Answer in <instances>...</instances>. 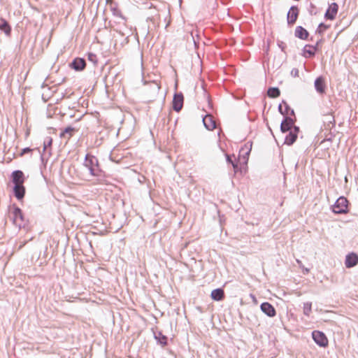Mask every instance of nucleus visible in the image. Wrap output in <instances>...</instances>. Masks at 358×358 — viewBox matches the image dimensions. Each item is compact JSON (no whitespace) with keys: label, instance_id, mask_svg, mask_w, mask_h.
I'll use <instances>...</instances> for the list:
<instances>
[{"label":"nucleus","instance_id":"ea45409f","mask_svg":"<svg viewBox=\"0 0 358 358\" xmlns=\"http://www.w3.org/2000/svg\"><path fill=\"white\" fill-rule=\"evenodd\" d=\"M24 245V243H23L22 245H20L19 248L20 249Z\"/></svg>","mask_w":358,"mask_h":358},{"label":"nucleus","instance_id":"c85d7f7f","mask_svg":"<svg viewBox=\"0 0 358 358\" xmlns=\"http://www.w3.org/2000/svg\"><path fill=\"white\" fill-rule=\"evenodd\" d=\"M329 27V25H327L324 23L321 22L318 25V27L316 30V33L319 34L320 35H322L323 34L324 31L327 30Z\"/></svg>","mask_w":358,"mask_h":358},{"label":"nucleus","instance_id":"a878e982","mask_svg":"<svg viewBox=\"0 0 358 358\" xmlns=\"http://www.w3.org/2000/svg\"><path fill=\"white\" fill-rule=\"evenodd\" d=\"M233 158H235L234 155H226V161L228 164H230L232 165L234 172L236 173L238 169V164L237 162L234 161Z\"/></svg>","mask_w":358,"mask_h":358},{"label":"nucleus","instance_id":"b1692460","mask_svg":"<svg viewBox=\"0 0 358 358\" xmlns=\"http://www.w3.org/2000/svg\"><path fill=\"white\" fill-rule=\"evenodd\" d=\"M310 46H311V45L307 44L303 48L302 55L306 58L313 57L315 55L316 51L314 49L310 48Z\"/></svg>","mask_w":358,"mask_h":358},{"label":"nucleus","instance_id":"a19ab883","mask_svg":"<svg viewBox=\"0 0 358 358\" xmlns=\"http://www.w3.org/2000/svg\"><path fill=\"white\" fill-rule=\"evenodd\" d=\"M309 12H310V13L311 15H313V12H312V10H309Z\"/></svg>","mask_w":358,"mask_h":358},{"label":"nucleus","instance_id":"4be33fe9","mask_svg":"<svg viewBox=\"0 0 358 358\" xmlns=\"http://www.w3.org/2000/svg\"><path fill=\"white\" fill-rule=\"evenodd\" d=\"M323 122L327 129H331L332 127H335L336 122L334 116L331 113L325 115Z\"/></svg>","mask_w":358,"mask_h":358},{"label":"nucleus","instance_id":"f704fd0d","mask_svg":"<svg viewBox=\"0 0 358 358\" xmlns=\"http://www.w3.org/2000/svg\"><path fill=\"white\" fill-rule=\"evenodd\" d=\"M291 74L294 77H298L299 76V69L294 68L291 71Z\"/></svg>","mask_w":358,"mask_h":358},{"label":"nucleus","instance_id":"20e7f679","mask_svg":"<svg viewBox=\"0 0 358 358\" xmlns=\"http://www.w3.org/2000/svg\"><path fill=\"white\" fill-rule=\"evenodd\" d=\"M296 121V117H292L288 115H285V117H283L280 123V131L285 134L289 131H292V129H294V127H296L295 125Z\"/></svg>","mask_w":358,"mask_h":358},{"label":"nucleus","instance_id":"dca6fc26","mask_svg":"<svg viewBox=\"0 0 358 358\" xmlns=\"http://www.w3.org/2000/svg\"><path fill=\"white\" fill-rule=\"evenodd\" d=\"M204 127L209 131H212L216 128V123L213 115L206 114L202 119Z\"/></svg>","mask_w":358,"mask_h":358},{"label":"nucleus","instance_id":"2f4dec72","mask_svg":"<svg viewBox=\"0 0 358 358\" xmlns=\"http://www.w3.org/2000/svg\"><path fill=\"white\" fill-rule=\"evenodd\" d=\"M282 103H280L278 106V112L285 117V115H287V112L285 111V110L282 109Z\"/></svg>","mask_w":358,"mask_h":358},{"label":"nucleus","instance_id":"f03ea898","mask_svg":"<svg viewBox=\"0 0 358 358\" xmlns=\"http://www.w3.org/2000/svg\"><path fill=\"white\" fill-rule=\"evenodd\" d=\"M348 205L349 201L343 196H341L337 199L334 205L331 206V208L335 214H345L348 213Z\"/></svg>","mask_w":358,"mask_h":358},{"label":"nucleus","instance_id":"473e14b6","mask_svg":"<svg viewBox=\"0 0 358 358\" xmlns=\"http://www.w3.org/2000/svg\"><path fill=\"white\" fill-rule=\"evenodd\" d=\"M34 150L29 148V147H27V148H24L22 150L21 152H20V155L22 156L27 153H29V152H31Z\"/></svg>","mask_w":358,"mask_h":358},{"label":"nucleus","instance_id":"58836bf2","mask_svg":"<svg viewBox=\"0 0 358 358\" xmlns=\"http://www.w3.org/2000/svg\"><path fill=\"white\" fill-rule=\"evenodd\" d=\"M308 272H309V269L305 268V273H308Z\"/></svg>","mask_w":358,"mask_h":358},{"label":"nucleus","instance_id":"cd10ccee","mask_svg":"<svg viewBox=\"0 0 358 358\" xmlns=\"http://www.w3.org/2000/svg\"><path fill=\"white\" fill-rule=\"evenodd\" d=\"M282 103L285 106V109H284L285 111L287 112V115L290 116L292 117H294L295 113H294V109L291 108L290 106H289V104L285 101H282Z\"/></svg>","mask_w":358,"mask_h":358},{"label":"nucleus","instance_id":"6e6552de","mask_svg":"<svg viewBox=\"0 0 358 358\" xmlns=\"http://www.w3.org/2000/svg\"><path fill=\"white\" fill-rule=\"evenodd\" d=\"M52 143V138L48 136L45 138L43 142V153L41 155V159L43 162L45 158H48L51 155V145ZM48 159H46V161Z\"/></svg>","mask_w":358,"mask_h":358},{"label":"nucleus","instance_id":"6ab92c4d","mask_svg":"<svg viewBox=\"0 0 358 358\" xmlns=\"http://www.w3.org/2000/svg\"><path fill=\"white\" fill-rule=\"evenodd\" d=\"M154 338L157 341V343L161 345L162 347L166 346L168 344V338L164 335L162 331H154Z\"/></svg>","mask_w":358,"mask_h":358},{"label":"nucleus","instance_id":"c756f323","mask_svg":"<svg viewBox=\"0 0 358 358\" xmlns=\"http://www.w3.org/2000/svg\"><path fill=\"white\" fill-rule=\"evenodd\" d=\"M87 59L90 62H92L94 64L97 63V57L96 55L92 52H89L87 54Z\"/></svg>","mask_w":358,"mask_h":358},{"label":"nucleus","instance_id":"7c9ffc66","mask_svg":"<svg viewBox=\"0 0 358 358\" xmlns=\"http://www.w3.org/2000/svg\"><path fill=\"white\" fill-rule=\"evenodd\" d=\"M277 44H278V46L279 47V48L281 50V51L286 53V52H285V48L287 47L286 44L282 41H278Z\"/></svg>","mask_w":358,"mask_h":358},{"label":"nucleus","instance_id":"9b49d317","mask_svg":"<svg viewBox=\"0 0 358 358\" xmlns=\"http://www.w3.org/2000/svg\"><path fill=\"white\" fill-rule=\"evenodd\" d=\"M299 10L296 6H291L287 15V21L288 24H294L296 22L299 16Z\"/></svg>","mask_w":358,"mask_h":358},{"label":"nucleus","instance_id":"412c9836","mask_svg":"<svg viewBox=\"0 0 358 358\" xmlns=\"http://www.w3.org/2000/svg\"><path fill=\"white\" fill-rule=\"evenodd\" d=\"M76 131V129L71 126L66 127L60 133L59 136L61 138H66V140H69L73 136Z\"/></svg>","mask_w":358,"mask_h":358},{"label":"nucleus","instance_id":"f257e3e1","mask_svg":"<svg viewBox=\"0 0 358 358\" xmlns=\"http://www.w3.org/2000/svg\"><path fill=\"white\" fill-rule=\"evenodd\" d=\"M83 166L88 169L92 176L96 178L97 180H103L106 173L100 168L99 160L95 156L87 153L85 157Z\"/></svg>","mask_w":358,"mask_h":358},{"label":"nucleus","instance_id":"e433bc0d","mask_svg":"<svg viewBox=\"0 0 358 358\" xmlns=\"http://www.w3.org/2000/svg\"><path fill=\"white\" fill-rule=\"evenodd\" d=\"M296 262H297V264H299V266L300 267H301V266H302V262H301L300 260H299V259H296Z\"/></svg>","mask_w":358,"mask_h":358},{"label":"nucleus","instance_id":"7ed1b4c3","mask_svg":"<svg viewBox=\"0 0 358 358\" xmlns=\"http://www.w3.org/2000/svg\"><path fill=\"white\" fill-rule=\"evenodd\" d=\"M13 223L19 229L24 228L26 223L24 221L22 210L15 204L13 205Z\"/></svg>","mask_w":358,"mask_h":358},{"label":"nucleus","instance_id":"393cba45","mask_svg":"<svg viewBox=\"0 0 358 358\" xmlns=\"http://www.w3.org/2000/svg\"><path fill=\"white\" fill-rule=\"evenodd\" d=\"M267 95L270 98H276L280 95V91L277 87H271L267 90Z\"/></svg>","mask_w":358,"mask_h":358},{"label":"nucleus","instance_id":"a211bd4d","mask_svg":"<svg viewBox=\"0 0 358 358\" xmlns=\"http://www.w3.org/2000/svg\"><path fill=\"white\" fill-rule=\"evenodd\" d=\"M294 36L301 40H306L308 38V31L302 26H297L295 29Z\"/></svg>","mask_w":358,"mask_h":358},{"label":"nucleus","instance_id":"0eeeda50","mask_svg":"<svg viewBox=\"0 0 358 358\" xmlns=\"http://www.w3.org/2000/svg\"><path fill=\"white\" fill-rule=\"evenodd\" d=\"M184 96L182 92L175 93L173 101L172 107L176 112H180L183 106Z\"/></svg>","mask_w":358,"mask_h":358},{"label":"nucleus","instance_id":"aec40b11","mask_svg":"<svg viewBox=\"0 0 358 358\" xmlns=\"http://www.w3.org/2000/svg\"><path fill=\"white\" fill-rule=\"evenodd\" d=\"M210 296L213 300L220 301L224 298V292L222 288H217L211 292Z\"/></svg>","mask_w":358,"mask_h":358},{"label":"nucleus","instance_id":"bb28decb","mask_svg":"<svg viewBox=\"0 0 358 358\" xmlns=\"http://www.w3.org/2000/svg\"><path fill=\"white\" fill-rule=\"evenodd\" d=\"M312 311V303L311 302H306L303 303V314L308 317L310 316V314Z\"/></svg>","mask_w":358,"mask_h":358},{"label":"nucleus","instance_id":"423d86ee","mask_svg":"<svg viewBox=\"0 0 358 358\" xmlns=\"http://www.w3.org/2000/svg\"><path fill=\"white\" fill-rule=\"evenodd\" d=\"M338 11V5L336 2L329 4L328 8L324 13V18L326 20H334Z\"/></svg>","mask_w":358,"mask_h":358},{"label":"nucleus","instance_id":"79ce46f5","mask_svg":"<svg viewBox=\"0 0 358 358\" xmlns=\"http://www.w3.org/2000/svg\"><path fill=\"white\" fill-rule=\"evenodd\" d=\"M357 336H358V332H357Z\"/></svg>","mask_w":358,"mask_h":358},{"label":"nucleus","instance_id":"5701e85b","mask_svg":"<svg viewBox=\"0 0 358 358\" xmlns=\"http://www.w3.org/2000/svg\"><path fill=\"white\" fill-rule=\"evenodd\" d=\"M0 30L3 31L6 36H10L11 32V27L8 22L3 18L0 19Z\"/></svg>","mask_w":358,"mask_h":358},{"label":"nucleus","instance_id":"2eb2a0df","mask_svg":"<svg viewBox=\"0 0 358 358\" xmlns=\"http://www.w3.org/2000/svg\"><path fill=\"white\" fill-rule=\"evenodd\" d=\"M260 309L268 317H273L276 315L274 306L268 302H263L260 305Z\"/></svg>","mask_w":358,"mask_h":358},{"label":"nucleus","instance_id":"ddd939ff","mask_svg":"<svg viewBox=\"0 0 358 358\" xmlns=\"http://www.w3.org/2000/svg\"><path fill=\"white\" fill-rule=\"evenodd\" d=\"M314 87L317 93L320 94H324L326 92L327 85L325 80L323 76L317 77L314 82Z\"/></svg>","mask_w":358,"mask_h":358},{"label":"nucleus","instance_id":"f3484780","mask_svg":"<svg viewBox=\"0 0 358 358\" xmlns=\"http://www.w3.org/2000/svg\"><path fill=\"white\" fill-rule=\"evenodd\" d=\"M13 192L15 198L17 200L21 201L24 199L25 195V187L24 186V185H14L13 188Z\"/></svg>","mask_w":358,"mask_h":358},{"label":"nucleus","instance_id":"1a4fd4ad","mask_svg":"<svg viewBox=\"0 0 358 358\" xmlns=\"http://www.w3.org/2000/svg\"><path fill=\"white\" fill-rule=\"evenodd\" d=\"M299 131L300 129L299 127H294V129H292V131H288L289 133L285 138V144L287 145H293L297 139Z\"/></svg>","mask_w":358,"mask_h":358},{"label":"nucleus","instance_id":"72a5a7b5","mask_svg":"<svg viewBox=\"0 0 358 358\" xmlns=\"http://www.w3.org/2000/svg\"><path fill=\"white\" fill-rule=\"evenodd\" d=\"M322 41V39L318 40L316 42L315 45H311V46H310V48L314 49L315 51H317L319 46L321 44Z\"/></svg>","mask_w":358,"mask_h":358},{"label":"nucleus","instance_id":"9d476101","mask_svg":"<svg viewBox=\"0 0 358 358\" xmlns=\"http://www.w3.org/2000/svg\"><path fill=\"white\" fill-rule=\"evenodd\" d=\"M10 179L14 185H24L25 180L24 174L20 170H15L12 172Z\"/></svg>","mask_w":358,"mask_h":358},{"label":"nucleus","instance_id":"4c0bfd02","mask_svg":"<svg viewBox=\"0 0 358 358\" xmlns=\"http://www.w3.org/2000/svg\"><path fill=\"white\" fill-rule=\"evenodd\" d=\"M310 7L311 9L315 8V5L313 3H310Z\"/></svg>","mask_w":358,"mask_h":358},{"label":"nucleus","instance_id":"f8f14e48","mask_svg":"<svg viewBox=\"0 0 358 358\" xmlns=\"http://www.w3.org/2000/svg\"><path fill=\"white\" fill-rule=\"evenodd\" d=\"M69 66L76 71H82L86 66V62L84 58L76 57L69 64Z\"/></svg>","mask_w":358,"mask_h":358},{"label":"nucleus","instance_id":"c9c22d12","mask_svg":"<svg viewBox=\"0 0 358 358\" xmlns=\"http://www.w3.org/2000/svg\"><path fill=\"white\" fill-rule=\"evenodd\" d=\"M113 14L116 16H122V14H121V12L120 10H119L117 8H113Z\"/></svg>","mask_w":358,"mask_h":358},{"label":"nucleus","instance_id":"4468645a","mask_svg":"<svg viewBox=\"0 0 358 358\" xmlns=\"http://www.w3.org/2000/svg\"><path fill=\"white\" fill-rule=\"evenodd\" d=\"M358 264V255L355 252H350L345 257V265L348 268H352Z\"/></svg>","mask_w":358,"mask_h":358},{"label":"nucleus","instance_id":"39448f33","mask_svg":"<svg viewBox=\"0 0 358 358\" xmlns=\"http://www.w3.org/2000/svg\"><path fill=\"white\" fill-rule=\"evenodd\" d=\"M312 338L315 343L320 347L325 348L328 345V339L324 333L320 331H313Z\"/></svg>","mask_w":358,"mask_h":358}]
</instances>
